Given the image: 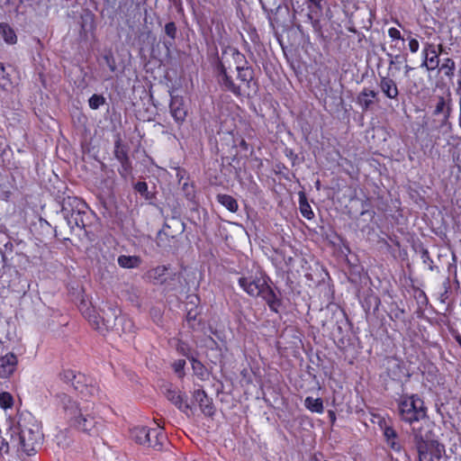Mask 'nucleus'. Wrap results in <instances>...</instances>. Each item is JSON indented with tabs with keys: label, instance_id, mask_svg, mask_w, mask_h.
Here are the masks:
<instances>
[{
	"label": "nucleus",
	"instance_id": "obj_1",
	"mask_svg": "<svg viewBox=\"0 0 461 461\" xmlns=\"http://www.w3.org/2000/svg\"><path fill=\"white\" fill-rule=\"evenodd\" d=\"M397 414L402 422L409 424L408 444L417 452L419 461H439L445 446L434 438L432 430H424L418 423L428 419V408L418 393H402L397 400Z\"/></svg>",
	"mask_w": 461,
	"mask_h": 461
},
{
	"label": "nucleus",
	"instance_id": "obj_2",
	"mask_svg": "<svg viewBox=\"0 0 461 461\" xmlns=\"http://www.w3.org/2000/svg\"><path fill=\"white\" fill-rule=\"evenodd\" d=\"M19 450L27 456H34L41 449L43 433L41 424L31 413H22L17 421Z\"/></svg>",
	"mask_w": 461,
	"mask_h": 461
},
{
	"label": "nucleus",
	"instance_id": "obj_3",
	"mask_svg": "<svg viewBox=\"0 0 461 461\" xmlns=\"http://www.w3.org/2000/svg\"><path fill=\"white\" fill-rule=\"evenodd\" d=\"M242 63H246L245 56L234 48H228L222 51L216 66L218 83L221 88L232 93L236 96L241 95V86L234 83L228 71L231 69L232 65L236 68L237 66Z\"/></svg>",
	"mask_w": 461,
	"mask_h": 461
},
{
	"label": "nucleus",
	"instance_id": "obj_4",
	"mask_svg": "<svg viewBox=\"0 0 461 461\" xmlns=\"http://www.w3.org/2000/svg\"><path fill=\"white\" fill-rule=\"evenodd\" d=\"M239 285L249 295L261 297L274 312H277L278 303L276 294L267 283V277L263 273L257 270L255 273L240 276Z\"/></svg>",
	"mask_w": 461,
	"mask_h": 461
},
{
	"label": "nucleus",
	"instance_id": "obj_5",
	"mask_svg": "<svg viewBox=\"0 0 461 461\" xmlns=\"http://www.w3.org/2000/svg\"><path fill=\"white\" fill-rule=\"evenodd\" d=\"M59 378L78 392V393L86 399L99 397L101 390L96 383L86 377L84 374L76 373L74 370L66 369L59 374Z\"/></svg>",
	"mask_w": 461,
	"mask_h": 461
},
{
	"label": "nucleus",
	"instance_id": "obj_6",
	"mask_svg": "<svg viewBox=\"0 0 461 461\" xmlns=\"http://www.w3.org/2000/svg\"><path fill=\"white\" fill-rule=\"evenodd\" d=\"M56 405L62 410L65 419L70 424L83 411L77 401L65 393H59L55 395Z\"/></svg>",
	"mask_w": 461,
	"mask_h": 461
},
{
	"label": "nucleus",
	"instance_id": "obj_7",
	"mask_svg": "<svg viewBox=\"0 0 461 461\" xmlns=\"http://www.w3.org/2000/svg\"><path fill=\"white\" fill-rule=\"evenodd\" d=\"M69 426L79 431L94 436L98 435L100 429L103 427V423L101 419H96V417L84 413L82 411Z\"/></svg>",
	"mask_w": 461,
	"mask_h": 461
},
{
	"label": "nucleus",
	"instance_id": "obj_8",
	"mask_svg": "<svg viewBox=\"0 0 461 461\" xmlns=\"http://www.w3.org/2000/svg\"><path fill=\"white\" fill-rule=\"evenodd\" d=\"M383 432V437L386 446L396 453L404 452L405 457L410 460V456L404 448L403 442L401 440L400 435L397 430L385 420L379 423Z\"/></svg>",
	"mask_w": 461,
	"mask_h": 461
},
{
	"label": "nucleus",
	"instance_id": "obj_9",
	"mask_svg": "<svg viewBox=\"0 0 461 461\" xmlns=\"http://www.w3.org/2000/svg\"><path fill=\"white\" fill-rule=\"evenodd\" d=\"M130 436L132 440L137 444L143 446V444L149 442V437L156 438L157 442L165 440V432L163 428H149L147 426H137L130 430Z\"/></svg>",
	"mask_w": 461,
	"mask_h": 461
},
{
	"label": "nucleus",
	"instance_id": "obj_10",
	"mask_svg": "<svg viewBox=\"0 0 461 461\" xmlns=\"http://www.w3.org/2000/svg\"><path fill=\"white\" fill-rule=\"evenodd\" d=\"M166 398L174 404L181 412L190 416L192 406L188 403V397L185 393L169 384L165 391Z\"/></svg>",
	"mask_w": 461,
	"mask_h": 461
},
{
	"label": "nucleus",
	"instance_id": "obj_11",
	"mask_svg": "<svg viewBox=\"0 0 461 461\" xmlns=\"http://www.w3.org/2000/svg\"><path fill=\"white\" fill-rule=\"evenodd\" d=\"M384 366L386 370L387 375L394 381H400L403 376H405L404 363L398 357H385Z\"/></svg>",
	"mask_w": 461,
	"mask_h": 461
},
{
	"label": "nucleus",
	"instance_id": "obj_12",
	"mask_svg": "<svg viewBox=\"0 0 461 461\" xmlns=\"http://www.w3.org/2000/svg\"><path fill=\"white\" fill-rule=\"evenodd\" d=\"M193 399L204 416L212 417L215 414V406L212 398L203 389H196L193 392Z\"/></svg>",
	"mask_w": 461,
	"mask_h": 461
},
{
	"label": "nucleus",
	"instance_id": "obj_13",
	"mask_svg": "<svg viewBox=\"0 0 461 461\" xmlns=\"http://www.w3.org/2000/svg\"><path fill=\"white\" fill-rule=\"evenodd\" d=\"M18 366L17 356L12 352H7L0 356V378H9L16 370Z\"/></svg>",
	"mask_w": 461,
	"mask_h": 461
},
{
	"label": "nucleus",
	"instance_id": "obj_14",
	"mask_svg": "<svg viewBox=\"0 0 461 461\" xmlns=\"http://www.w3.org/2000/svg\"><path fill=\"white\" fill-rule=\"evenodd\" d=\"M423 61L421 68H426L428 70H434L439 65L438 53L436 46L432 43H426L422 50Z\"/></svg>",
	"mask_w": 461,
	"mask_h": 461
},
{
	"label": "nucleus",
	"instance_id": "obj_15",
	"mask_svg": "<svg viewBox=\"0 0 461 461\" xmlns=\"http://www.w3.org/2000/svg\"><path fill=\"white\" fill-rule=\"evenodd\" d=\"M17 339L16 322L12 319H0V346L5 341Z\"/></svg>",
	"mask_w": 461,
	"mask_h": 461
},
{
	"label": "nucleus",
	"instance_id": "obj_16",
	"mask_svg": "<svg viewBox=\"0 0 461 461\" xmlns=\"http://www.w3.org/2000/svg\"><path fill=\"white\" fill-rule=\"evenodd\" d=\"M117 320L118 319H88V322L92 329L104 336L106 333L113 330H116L119 333Z\"/></svg>",
	"mask_w": 461,
	"mask_h": 461
},
{
	"label": "nucleus",
	"instance_id": "obj_17",
	"mask_svg": "<svg viewBox=\"0 0 461 461\" xmlns=\"http://www.w3.org/2000/svg\"><path fill=\"white\" fill-rule=\"evenodd\" d=\"M77 210H86V204L76 196H68L63 199L61 212L63 217L76 212Z\"/></svg>",
	"mask_w": 461,
	"mask_h": 461
},
{
	"label": "nucleus",
	"instance_id": "obj_18",
	"mask_svg": "<svg viewBox=\"0 0 461 461\" xmlns=\"http://www.w3.org/2000/svg\"><path fill=\"white\" fill-rule=\"evenodd\" d=\"M170 113L177 123H182L186 117V110L184 106V101L179 96H173L170 102Z\"/></svg>",
	"mask_w": 461,
	"mask_h": 461
},
{
	"label": "nucleus",
	"instance_id": "obj_19",
	"mask_svg": "<svg viewBox=\"0 0 461 461\" xmlns=\"http://www.w3.org/2000/svg\"><path fill=\"white\" fill-rule=\"evenodd\" d=\"M167 267L166 266H158L151 268L145 274V278L154 285H164L167 281Z\"/></svg>",
	"mask_w": 461,
	"mask_h": 461
},
{
	"label": "nucleus",
	"instance_id": "obj_20",
	"mask_svg": "<svg viewBox=\"0 0 461 461\" xmlns=\"http://www.w3.org/2000/svg\"><path fill=\"white\" fill-rule=\"evenodd\" d=\"M379 86L384 95L389 99H397L399 91L395 81L388 77H382Z\"/></svg>",
	"mask_w": 461,
	"mask_h": 461
},
{
	"label": "nucleus",
	"instance_id": "obj_21",
	"mask_svg": "<svg viewBox=\"0 0 461 461\" xmlns=\"http://www.w3.org/2000/svg\"><path fill=\"white\" fill-rule=\"evenodd\" d=\"M86 217V210H77L76 212L70 213L68 216L64 217L68 227L71 230L77 228L82 230L85 228V218Z\"/></svg>",
	"mask_w": 461,
	"mask_h": 461
},
{
	"label": "nucleus",
	"instance_id": "obj_22",
	"mask_svg": "<svg viewBox=\"0 0 461 461\" xmlns=\"http://www.w3.org/2000/svg\"><path fill=\"white\" fill-rule=\"evenodd\" d=\"M183 354L186 356L190 360L194 375H196L201 381L209 380L210 372L207 369V367L200 360L196 359L194 356H188L185 353Z\"/></svg>",
	"mask_w": 461,
	"mask_h": 461
},
{
	"label": "nucleus",
	"instance_id": "obj_23",
	"mask_svg": "<svg viewBox=\"0 0 461 461\" xmlns=\"http://www.w3.org/2000/svg\"><path fill=\"white\" fill-rule=\"evenodd\" d=\"M376 95L377 94L374 90L365 88L358 94L357 104L361 107L363 112H366L374 104V99Z\"/></svg>",
	"mask_w": 461,
	"mask_h": 461
},
{
	"label": "nucleus",
	"instance_id": "obj_24",
	"mask_svg": "<svg viewBox=\"0 0 461 461\" xmlns=\"http://www.w3.org/2000/svg\"><path fill=\"white\" fill-rule=\"evenodd\" d=\"M244 64L245 63H242L236 68L238 79L244 84L247 88H250V84L254 77V71L250 67H245Z\"/></svg>",
	"mask_w": 461,
	"mask_h": 461
},
{
	"label": "nucleus",
	"instance_id": "obj_25",
	"mask_svg": "<svg viewBox=\"0 0 461 461\" xmlns=\"http://www.w3.org/2000/svg\"><path fill=\"white\" fill-rule=\"evenodd\" d=\"M169 227L167 225H165L163 229L158 231L156 238L157 245L163 249H167L171 248L172 242L175 240L174 236H169L167 231Z\"/></svg>",
	"mask_w": 461,
	"mask_h": 461
},
{
	"label": "nucleus",
	"instance_id": "obj_26",
	"mask_svg": "<svg viewBox=\"0 0 461 461\" xmlns=\"http://www.w3.org/2000/svg\"><path fill=\"white\" fill-rule=\"evenodd\" d=\"M118 265L123 268H136L141 264V258L138 256L122 255L117 259Z\"/></svg>",
	"mask_w": 461,
	"mask_h": 461
},
{
	"label": "nucleus",
	"instance_id": "obj_27",
	"mask_svg": "<svg viewBox=\"0 0 461 461\" xmlns=\"http://www.w3.org/2000/svg\"><path fill=\"white\" fill-rule=\"evenodd\" d=\"M0 38L8 44H14L17 41V36L13 28L5 23H0Z\"/></svg>",
	"mask_w": 461,
	"mask_h": 461
},
{
	"label": "nucleus",
	"instance_id": "obj_28",
	"mask_svg": "<svg viewBox=\"0 0 461 461\" xmlns=\"http://www.w3.org/2000/svg\"><path fill=\"white\" fill-rule=\"evenodd\" d=\"M217 201L231 212H236L238 211L237 201L232 196L229 195V194H218Z\"/></svg>",
	"mask_w": 461,
	"mask_h": 461
},
{
	"label": "nucleus",
	"instance_id": "obj_29",
	"mask_svg": "<svg viewBox=\"0 0 461 461\" xmlns=\"http://www.w3.org/2000/svg\"><path fill=\"white\" fill-rule=\"evenodd\" d=\"M304 406L312 412H323V402L321 398H312L308 396L304 400Z\"/></svg>",
	"mask_w": 461,
	"mask_h": 461
},
{
	"label": "nucleus",
	"instance_id": "obj_30",
	"mask_svg": "<svg viewBox=\"0 0 461 461\" xmlns=\"http://www.w3.org/2000/svg\"><path fill=\"white\" fill-rule=\"evenodd\" d=\"M148 440H149V442L143 444V447H148V448H152L155 451H162L164 449L165 446L168 444L167 437L166 434H165V440L159 439V441L157 442L156 438H153L151 436L149 437Z\"/></svg>",
	"mask_w": 461,
	"mask_h": 461
},
{
	"label": "nucleus",
	"instance_id": "obj_31",
	"mask_svg": "<svg viewBox=\"0 0 461 461\" xmlns=\"http://www.w3.org/2000/svg\"><path fill=\"white\" fill-rule=\"evenodd\" d=\"M266 12L277 13L284 0H259Z\"/></svg>",
	"mask_w": 461,
	"mask_h": 461
},
{
	"label": "nucleus",
	"instance_id": "obj_32",
	"mask_svg": "<svg viewBox=\"0 0 461 461\" xmlns=\"http://www.w3.org/2000/svg\"><path fill=\"white\" fill-rule=\"evenodd\" d=\"M455 69L456 64L452 59L447 58L443 60V63L440 67V70L444 71L445 76H447L449 78H452L454 77Z\"/></svg>",
	"mask_w": 461,
	"mask_h": 461
},
{
	"label": "nucleus",
	"instance_id": "obj_33",
	"mask_svg": "<svg viewBox=\"0 0 461 461\" xmlns=\"http://www.w3.org/2000/svg\"><path fill=\"white\" fill-rule=\"evenodd\" d=\"M447 109H451L450 99L448 100V102H447L443 96H438L437 104L435 106V110L433 112L434 115H438L441 113L445 114Z\"/></svg>",
	"mask_w": 461,
	"mask_h": 461
},
{
	"label": "nucleus",
	"instance_id": "obj_34",
	"mask_svg": "<svg viewBox=\"0 0 461 461\" xmlns=\"http://www.w3.org/2000/svg\"><path fill=\"white\" fill-rule=\"evenodd\" d=\"M300 212L302 215L308 220L312 219L314 216L311 205L308 203L304 196L300 198Z\"/></svg>",
	"mask_w": 461,
	"mask_h": 461
},
{
	"label": "nucleus",
	"instance_id": "obj_35",
	"mask_svg": "<svg viewBox=\"0 0 461 461\" xmlns=\"http://www.w3.org/2000/svg\"><path fill=\"white\" fill-rule=\"evenodd\" d=\"M14 405V398L10 393L2 392L0 393V406L6 410Z\"/></svg>",
	"mask_w": 461,
	"mask_h": 461
},
{
	"label": "nucleus",
	"instance_id": "obj_36",
	"mask_svg": "<svg viewBox=\"0 0 461 461\" xmlns=\"http://www.w3.org/2000/svg\"><path fill=\"white\" fill-rule=\"evenodd\" d=\"M119 322H117V327L124 333L126 332H132L134 330V325L132 319H118Z\"/></svg>",
	"mask_w": 461,
	"mask_h": 461
},
{
	"label": "nucleus",
	"instance_id": "obj_37",
	"mask_svg": "<svg viewBox=\"0 0 461 461\" xmlns=\"http://www.w3.org/2000/svg\"><path fill=\"white\" fill-rule=\"evenodd\" d=\"M114 156L120 163L130 160L126 150L121 147L120 141H117L115 144Z\"/></svg>",
	"mask_w": 461,
	"mask_h": 461
},
{
	"label": "nucleus",
	"instance_id": "obj_38",
	"mask_svg": "<svg viewBox=\"0 0 461 461\" xmlns=\"http://www.w3.org/2000/svg\"><path fill=\"white\" fill-rule=\"evenodd\" d=\"M104 97L98 95H93L88 100L90 108L94 110L98 109L101 105L104 104Z\"/></svg>",
	"mask_w": 461,
	"mask_h": 461
},
{
	"label": "nucleus",
	"instance_id": "obj_39",
	"mask_svg": "<svg viewBox=\"0 0 461 461\" xmlns=\"http://www.w3.org/2000/svg\"><path fill=\"white\" fill-rule=\"evenodd\" d=\"M185 360L184 359H178L174 362L173 368L175 373L177 375L178 377L182 378L185 375Z\"/></svg>",
	"mask_w": 461,
	"mask_h": 461
},
{
	"label": "nucleus",
	"instance_id": "obj_40",
	"mask_svg": "<svg viewBox=\"0 0 461 461\" xmlns=\"http://www.w3.org/2000/svg\"><path fill=\"white\" fill-rule=\"evenodd\" d=\"M165 32L171 39H175L176 35V26L175 23L170 22L165 25Z\"/></svg>",
	"mask_w": 461,
	"mask_h": 461
},
{
	"label": "nucleus",
	"instance_id": "obj_41",
	"mask_svg": "<svg viewBox=\"0 0 461 461\" xmlns=\"http://www.w3.org/2000/svg\"><path fill=\"white\" fill-rule=\"evenodd\" d=\"M387 56L391 59L390 66L395 65V64H401L403 61H406V59H407L406 56H403L401 54L392 55V54L388 53Z\"/></svg>",
	"mask_w": 461,
	"mask_h": 461
},
{
	"label": "nucleus",
	"instance_id": "obj_42",
	"mask_svg": "<svg viewBox=\"0 0 461 461\" xmlns=\"http://www.w3.org/2000/svg\"><path fill=\"white\" fill-rule=\"evenodd\" d=\"M10 452V446L6 438L0 436V455H8Z\"/></svg>",
	"mask_w": 461,
	"mask_h": 461
},
{
	"label": "nucleus",
	"instance_id": "obj_43",
	"mask_svg": "<svg viewBox=\"0 0 461 461\" xmlns=\"http://www.w3.org/2000/svg\"><path fill=\"white\" fill-rule=\"evenodd\" d=\"M119 173L123 178H127L128 175L131 173L130 160L121 163V167L119 168Z\"/></svg>",
	"mask_w": 461,
	"mask_h": 461
},
{
	"label": "nucleus",
	"instance_id": "obj_44",
	"mask_svg": "<svg viewBox=\"0 0 461 461\" xmlns=\"http://www.w3.org/2000/svg\"><path fill=\"white\" fill-rule=\"evenodd\" d=\"M451 109H447L445 114H443V120L441 122V127H447V129H451L452 125L449 122Z\"/></svg>",
	"mask_w": 461,
	"mask_h": 461
},
{
	"label": "nucleus",
	"instance_id": "obj_45",
	"mask_svg": "<svg viewBox=\"0 0 461 461\" xmlns=\"http://www.w3.org/2000/svg\"><path fill=\"white\" fill-rule=\"evenodd\" d=\"M388 35L393 40H402L403 41V39L402 38V35H401V32L396 28H393V27L390 28L388 30Z\"/></svg>",
	"mask_w": 461,
	"mask_h": 461
},
{
	"label": "nucleus",
	"instance_id": "obj_46",
	"mask_svg": "<svg viewBox=\"0 0 461 461\" xmlns=\"http://www.w3.org/2000/svg\"><path fill=\"white\" fill-rule=\"evenodd\" d=\"M420 44L416 39H411L409 41V49L412 53H416L419 50Z\"/></svg>",
	"mask_w": 461,
	"mask_h": 461
},
{
	"label": "nucleus",
	"instance_id": "obj_47",
	"mask_svg": "<svg viewBox=\"0 0 461 461\" xmlns=\"http://www.w3.org/2000/svg\"><path fill=\"white\" fill-rule=\"evenodd\" d=\"M135 190L140 194H144L148 191V185L145 182H138L135 186Z\"/></svg>",
	"mask_w": 461,
	"mask_h": 461
},
{
	"label": "nucleus",
	"instance_id": "obj_48",
	"mask_svg": "<svg viewBox=\"0 0 461 461\" xmlns=\"http://www.w3.org/2000/svg\"><path fill=\"white\" fill-rule=\"evenodd\" d=\"M6 147L7 145L5 140L0 137V156H2L5 153Z\"/></svg>",
	"mask_w": 461,
	"mask_h": 461
},
{
	"label": "nucleus",
	"instance_id": "obj_49",
	"mask_svg": "<svg viewBox=\"0 0 461 461\" xmlns=\"http://www.w3.org/2000/svg\"><path fill=\"white\" fill-rule=\"evenodd\" d=\"M337 323H338V329L339 330H341V324L351 326L350 319H348V318L341 319L340 321L339 322L338 321Z\"/></svg>",
	"mask_w": 461,
	"mask_h": 461
},
{
	"label": "nucleus",
	"instance_id": "obj_50",
	"mask_svg": "<svg viewBox=\"0 0 461 461\" xmlns=\"http://www.w3.org/2000/svg\"><path fill=\"white\" fill-rule=\"evenodd\" d=\"M329 417L332 423L336 420V414L333 411H329Z\"/></svg>",
	"mask_w": 461,
	"mask_h": 461
},
{
	"label": "nucleus",
	"instance_id": "obj_51",
	"mask_svg": "<svg viewBox=\"0 0 461 461\" xmlns=\"http://www.w3.org/2000/svg\"><path fill=\"white\" fill-rule=\"evenodd\" d=\"M453 337L455 338L456 341L458 343V345L461 348V335L458 333H456V334L453 333Z\"/></svg>",
	"mask_w": 461,
	"mask_h": 461
},
{
	"label": "nucleus",
	"instance_id": "obj_52",
	"mask_svg": "<svg viewBox=\"0 0 461 461\" xmlns=\"http://www.w3.org/2000/svg\"><path fill=\"white\" fill-rule=\"evenodd\" d=\"M436 50H437V51H438V55H439V54H442V53H443V51H444V50H443V45H442V44H438V46H436Z\"/></svg>",
	"mask_w": 461,
	"mask_h": 461
},
{
	"label": "nucleus",
	"instance_id": "obj_53",
	"mask_svg": "<svg viewBox=\"0 0 461 461\" xmlns=\"http://www.w3.org/2000/svg\"><path fill=\"white\" fill-rule=\"evenodd\" d=\"M308 1L314 4L316 6L321 7L320 3L321 0H308Z\"/></svg>",
	"mask_w": 461,
	"mask_h": 461
},
{
	"label": "nucleus",
	"instance_id": "obj_54",
	"mask_svg": "<svg viewBox=\"0 0 461 461\" xmlns=\"http://www.w3.org/2000/svg\"><path fill=\"white\" fill-rule=\"evenodd\" d=\"M176 279H179V276L176 275V274H174L171 277H170V280H176Z\"/></svg>",
	"mask_w": 461,
	"mask_h": 461
},
{
	"label": "nucleus",
	"instance_id": "obj_55",
	"mask_svg": "<svg viewBox=\"0 0 461 461\" xmlns=\"http://www.w3.org/2000/svg\"><path fill=\"white\" fill-rule=\"evenodd\" d=\"M405 73L407 74L410 70H411V68L408 65L405 66Z\"/></svg>",
	"mask_w": 461,
	"mask_h": 461
},
{
	"label": "nucleus",
	"instance_id": "obj_56",
	"mask_svg": "<svg viewBox=\"0 0 461 461\" xmlns=\"http://www.w3.org/2000/svg\"><path fill=\"white\" fill-rule=\"evenodd\" d=\"M391 461H400L398 458L391 456Z\"/></svg>",
	"mask_w": 461,
	"mask_h": 461
},
{
	"label": "nucleus",
	"instance_id": "obj_57",
	"mask_svg": "<svg viewBox=\"0 0 461 461\" xmlns=\"http://www.w3.org/2000/svg\"><path fill=\"white\" fill-rule=\"evenodd\" d=\"M241 146L246 147V142H245V140H242V141H241Z\"/></svg>",
	"mask_w": 461,
	"mask_h": 461
},
{
	"label": "nucleus",
	"instance_id": "obj_58",
	"mask_svg": "<svg viewBox=\"0 0 461 461\" xmlns=\"http://www.w3.org/2000/svg\"><path fill=\"white\" fill-rule=\"evenodd\" d=\"M188 321H196L197 319L196 318H194V319H186Z\"/></svg>",
	"mask_w": 461,
	"mask_h": 461
},
{
	"label": "nucleus",
	"instance_id": "obj_59",
	"mask_svg": "<svg viewBox=\"0 0 461 461\" xmlns=\"http://www.w3.org/2000/svg\"><path fill=\"white\" fill-rule=\"evenodd\" d=\"M459 126L461 128V114H459Z\"/></svg>",
	"mask_w": 461,
	"mask_h": 461
}]
</instances>
